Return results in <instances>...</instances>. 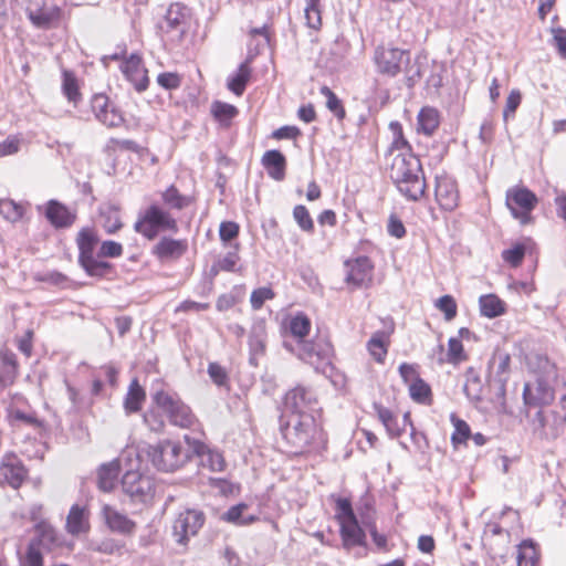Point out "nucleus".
<instances>
[{
  "instance_id": "42",
  "label": "nucleus",
  "mask_w": 566,
  "mask_h": 566,
  "mask_svg": "<svg viewBox=\"0 0 566 566\" xmlns=\"http://www.w3.org/2000/svg\"><path fill=\"white\" fill-rule=\"evenodd\" d=\"M538 560V553L532 539H524L518 545L517 566H535Z\"/></svg>"
},
{
  "instance_id": "15",
  "label": "nucleus",
  "mask_w": 566,
  "mask_h": 566,
  "mask_svg": "<svg viewBox=\"0 0 566 566\" xmlns=\"http://www.w3.org/2000/svg\"><path fill=\"white\" fill-rule=\"evenodd\" d=\"M36 210L54 229L70 228L76 220V213L56 199H50L44 205L38 206Z\"/></svg>"
},
{
  "instance_id": "8",
  "label": "nucleus",
  "mask_w": 566,
  "mask_h": 566,
  "mask_svg": "<svg viewBox=\"0 0 566 566\" xmlns=\"http://www.w3.org/2000/svg\"><path fill=\"white\" fill-rule=\"evenodd\" d=\"M335 501V518L339 524V535L343 546L350 549L357 546L366 547V533L360 526L354 512L352 501L347 497L331 496Z\"/></svg>"
},
{
  "instance_id": "59",
  "label": "nucleus",
  "mask_w": 566,
  "mask_h": 566,
  "mask_svg": "<svg viewBox=\"0 0 566 566\" xmlns=\"http://www.w3.org/2000/svg\"><path fill=\"white\" fill-rule=\"evenodd\" d=\"M467 359L463 345L460 339L451 337L448 342V361L458 364Z\"/></svg>"
},
{
  "instance_id": "10",
  "label": "nucleus",
  "mask_w": 566,
  "mask_h": 566,
  "mask_svg": "<svg viewBox=\"0 0 566 566\" xmlns=\"http://www.w3.org/2000/svg\"><path fill=\"white\" fill-rule=\"evenodd\" d=\"M134 230L148 240H154L160 231L177 232V220L160 206L150 205L139 212Z\"/></svg>"
},
{
  "instance_id": "9",
  "label": "nucleus",
  "mask_w": 566,
  "mask_h": 566,
  "mask_svg": "<svg viewBox=\"0 0 566 566\" xmlns=\"http://www.w3.org/2000/svg\"><path fill=\"white\" fill-rule=\"evenodd\" d=\"M151 401L161 409L171 426L190 429L197 422L191 408L174 391L156 390L151 394Z\"/></svg>"
},
{
  "instance_id": "44",
  "label": "nucleus",
  "mask_w": 566,
  "mask_h": 566,
  "mask_svg": "<svg viewBox=\"0 0 566 566\" xmlns=\"http://www.w3.org/2000/svg\"><path fill=\"white\" fill-rule=\"evenodd\" d=\"M165 418V413L154 402L143 416L144 423L155 433L164 431L166 426Z\"/></svg>"
},
{
  "instance_id": "20",
  "label": "nucleus",
  "mask_w": 566,
  "mask_h": 566,
  "mask_svg": "<svg viewBox=\"0 0 566 566\" xmlns=\"http://www.w3.org/2000/svg\"><path fill=\"white\" fill-rule=\"evenodd\" d=\"M347 273L345 281L354 287L368 286L373 280L374 265L368 256H358L345 262Z\"/></svg>"
},
{
  "instance_id": "49",
  "label": "nucleus",
  "mask_w": 566,
  "mask_h": 566,
  "mask_svg": "<svg viewBox=\"0 0 566 566\" xmlns=\"http://www.w3.org/2000/svg\"><path fill=\"white\" fill-rule=\"evenodd\" d=\"M390 128L394 133V139L388 149V154L392 155L394 151H396V150H399L400 153H412L411 146L409 145L408 140L403 136L401 124L398 122H391Z\"/></svg>"
},
{
  "instance_id": "5",
  "label": "nucleus",
  "mask_w": 566,
  "mask_h": 566,
  "mask_svg": "<svg viewBox=\"0 0 566 566\" xmlns=\"http://www.w3.org/2000/svg\"><path fill=\"white\" fill-rule=\"evenodd\" d=\"M538 375L533 382H525L523 388V400L528 407H544L553 402L555 398L554 388L549 379L556 376L555 365L543 355L535 356Z\"/></svg>"
},
{
  "instance_id": "6",
  "label": "nucleus",
  "mask_w": 566,
  "mask_h": 566,
  "mask_svg": "<svg viewBox=\"0 0 566 566\" xmlns=\"http://www.w3.org/2000/svg\"><path fill=\"white\" fill-rule=\"evenodd\" d=\"M283 347L306 364L314 367L316 371H324L332 363L334 348L326 335L317 333L310 340L297 342V345L289 339L283 340Z\"/></svg>"
},
{
  "instance_id": "7",
  "label": "nucleus",
  "mask_w": 566,
  "mask_h": 566,
  "mask_svg": "<svg viewBox=\"0 0 566 566\" xmlns=\"http://www.w3.org/2000/svg\"><path fill=\"white\" fill-rule=\"evenodd\" d=\"M410 52L399 48L378 46L375 51V64L377 72L394 77L406 66L408 86H413L421 77L419 65L409 66Z\"/></svg>"
},
{
  "instance_id": "37",
  "label": "nucleus",
  "mask_w": 566,
  "mask_h": 566,
  "mask_svg": "<svg viewBox=\"0 0 566 566\" xmlns=\"http://www.w3.org/2000/svg\"><path fill=\"white\" fill-rule=\"evenodd\" d=\"M311 326V319L303 312H298L291 317L287 328L294 338L293 345H297V342L306 340L305 337L310 334Z\"/></svg>"
},
{
  "instance_id": "55",
  "label": "nucleus",
  "mask_w": 566,
  "mask_h": 566,
  "mask_svg": "<svg viewBox=\"0 0 566 566\" xmlns=\"http://www.w3.org/2000/svg\"><path fill=\"white\" fill-rule=\"evenodd\" d=\"M526 253V248L523 243H516L511 249L502 252L503 260L513 268L521 265Z\"/></svg>"
},
{
  "instance_id": "41",
  "label": "nucleus",
  "mask_w": 566,
  "mask_h": 566,
  "mask_svg": "<svg viewBox=\"0 0 566 566\" xmlns=\"http://www.w3.org/2000/svg\"><path fill=\"white\" fill-rule=\"evenodd\" d=\"M146 394L143 387L134 379L129 387L124 400L125 410L129 413L138 412L142 409V403L145 400Z\"/></svg>"
},
{
  "instance_id": "26",
  "label": "nucleus",
  "mask_w": 566,
  "mask_h": 566,
  "mask_svg": "<svg viewBox=\"0 0 566 566\" xmlns=\"http://www.w3.org/2000/svg\"><path fill=\"white\" fill-rule=\"evenodd\" d=\"M27 17L33 27L48 30L53 27L61 18V9L57 6L29 8Z\"/></svg>"
},
{
  "instance_id": "25",
  "label": "nucleus",
  "mask_w": 566,
  "mask_h": 566,
  "mask_svg": "<svg viewBox=\"0 0 566 566\" xmlns=\"http://www.w3.org/2000/svg\"><path fill=\"white\" fill-rule=\"evenodd\" d=\"M188 250V241L186 239H172L163 237L151 249V254L160 262L178 260Z\"/></svg>"
},
{
  "instance_id": "51",
  "label": "nucleus",
  "mask_w": 566,
  "mask_h": 566,
  "mask_svg": "<svg viewBox=\"0 0 566 566\" xmlns=\"http://www.w3.org/2000/svg\"><path fill=\"white\" fill-rule=\"evenodd\" d=\"M161 199L166 206L176 210H181L188 206L187 197L182 196L174 185L161 193Z\"/></svg>"
},
{
  "instance_id": "22",
  "label": "nucleus",
  "mask_w": 566,
  "mask_h": 566,
  "mask_svg": "<svg viewBox=\"0 0 566 566\" xmlns=\"http://www.w3.org/2000/svg\"><path fill=\"white\" fill-rule=\"evenodd\" d=\"M436 200L440 208L453 211L459 205V190L453 178L442 175L436 177Z\"/></svg>"
},
{
  "instance_id": "27",
  "label": "nucleus",
  "mask_w": 566,
  "mask_h": 566,
  "mask_svg": "<svg viewBox=\"0 0 566 566\" xmlns=\"http://www.w3.org/2000/svg\"><path fill=\"white\" fill-rule=\"evenodd\" d=\"M0 475L10 486L18 489L27 478V470L17 457L8 455L0 467Z\"/></svg>"
},
{
  "instance_id": "14",
  "label": "nucleus",
  "mask_w": 566,
  "mask_h": 566,
  "mask_svg": "<svg viewBox=\"0 0 566 566\" xmlns=\"http://www.w3.org/2000/svg\"><path fill=\"white\" fill-rule=\"evenodd\" d=\"M122 488L134 503L147 504L155 494V484L150 476L129 470L122 478Z\"/></svg>"
},
{
  "instance_id": "3",
  "label": "nucleus",
  "mask_w": 566,
  "mask_h": 566,
  "mask_svg": "<svg viewBox=\"0 0 566 566\" xmlns=\"http://www.w3.org/2000/svg\"><path fill=\"white\" fill-rule=\"evenodd\" d=\"M191 443L176 439H161L155 443H147L140 449L151 465L160 472L171 473L184 468L191 461Z\"/></svg>"
},
{
  "instance_id": "64",
  "label": "nucleus",
  "mask_w": 566,
  "mask_h": 566,
  "mask_svg": "<svg viewBox=\"0 0 566 566\" xmlns=\"http://www.w3.org/2000/svg\"><path fill=\"white\" fill-rule=\"evenodd\" d=\"M553 40L559 55L566 60V30L562 27L553 28Z\"/></svg>"
},
{
  "instance_id": "11",
  "label": "nucleus",
  "mask_w": 566,
  "mask_h": 566,
  "mask_svg": "<svg viewBox=\"0 0 566 566\" xmlns=\"http://www.w3.org/2000/svg\"><path fill=\"white\" fill-rule=\"evenodd\" d=\"M538 202L537 196L526 187H512L506 191L505 203L514 219L521 224L532 222V211Z\"/></svg>"
},
{
  "instance_id": "33",
  "label": "nucleus",
  "mask_w": 566,
  "mask_h": 566,
  "mask_svg": "<svg viewBox=\"0 0 566 566\" xmlns=\"http://www.w3.org/2000/svg\"><path fill=\"white\" fill-rule=\"evenodd\" d=\"M120 465L118 460L103 463L97 471V485L104 492H111L119 475Z\"/></svg>"
},
{
  "instance_id": "29",
  "label": "nucleus",
  "mask_w": 566,
  "mask_h": 566,
  "mask_svg": "<svg viewBox=\"0 0 566 566\" xmlns=\"http://www.w3.org/2000/svg\"><path fill=\"white\" fill-rule=\"evenodd\" d=\"M18 376V361L15 354L8 349H0V391L12 385Z\"/></svg>"
},
{
  "instance_id": "58",
  "label": "nucleus",
  "mask_w": 566,
  "mask_h": 566,
  "mask_svg": "<svg viewBox=\"0 0 566 566\" xmlns=\"http://www.w3.org/2000/svg\"><path fill=\"white\" fill-rule=\"evenodd\" d=\"M522 102V94L520 90L514 88L510 92L505 107L503 109V119L504 122H507L511 117H514V114Z\"/></svg>"
},
{
  "instance_id": "47",
  "label": "nucleus",
  "mask_w": 566,
  "mask_h": 566,
  "mask_svg": "<svg viewBox=\"0 0 566 566\" xmlns=\"http://www.w3.org/2000/svg\"><path fill=\"white\" fill-rule=\"evenodd\" d=\"M319 93L326 98V107L328 111L333 113L338 120H343L346 117V111L338 96L326 85L319 88Z\"/></svg>"
},
{
  "instance_id": "16",
  "label": "nucleus",
  "mask_w": 566,
  "mask_h": 566,
  "mask_svg": "<svg viewBox=\"0 0 566 566\" xmlns=\"http://www.w3.org/2000/svg\"><path fill=\"white\" fill-rule=\"evenodd\" d=\"M190 9L180 3H171L166 10L164 20L160 23V29L165 33H176L178 38H181L189 25Z\"/></svg>"
},
{
  "instance_id": "13",
  "label": "nucleus",
  "mask_w": 566,
  "mask_h": 566,
  "mask_svg": "<svg viewBox=\"0 0 566 566\" xmlns=\"http://www.w3.org/2000/svg\"><path fill=\"white\" fill-rule=\"evenodd\" d=\"M206 523V515L197 509H186L172 522V536L177 544L186 546L191 537L199 534Z\"/></svg>"
},
{
  "instance_id": "34",
  "label": "nucleus",
  "mask_w": 566,
  "mask_h": 566,
  "mask_svg": "<svg viewBox=\"0 0 566 566\" xmlns=\"http://www.w3.org/2000/svg\"><path fill=\"white\" fill-rule=\"evenodd\" d=\"M373 407L378 416L379 421L385 427L388 436L390 438L400 437L403 432V427H401L398 417L381 403L375 402Z\"/></svg>"
},
{
  "instance_id": "31",
  "label": "nucleus",
  "mask_w": 566,
  "mask_h": 566,
  "mask_svg": "<svg viewBox=\"0 0 566 566\" xmlns=\"http://www.w3.org/2000/svg\"><path fill=\"white\" fill-rule=\"evenodd\" d=\"M90 530L88 512L84 506L74 504L66 517V531L73 536L86 533Z\"/></svg>"
},
{
  "instance_id": "12",
  "label": "nucleus",
  "mask_w": 566,
  "mask_h": 566,
  "mask_svg": "<svg viewBox=\"0 0 566 566\" xmlns=\"http://www.w3.org/2000/svg\"><path fill=\"white\" fill-rule=\"evenodd\" d=\"M317 412V398L315 391L305 386H296L286 392L284 397L283 410L280 418L285 419L292 415Z\"/></svg>"
},
{
  "instance_id": "54",
  "label": "nucleus",
  "mask_w": 566,
  "mask_h": 566,
  "mask_svg": "<svg viewBox=\"0 0 566 566\" xmlns=\"http://www.w3.org/2000/svg\"><path fill=\"white\" fill-rule=\"evenodd\" d=\"M293 218L302 231L307 233H312L314 231L313 219L305 206H295L293 209Z\"/></svg>"
},
{
  "instance_id": "19",
  "label": "nucleus",
  "mask_w": 566,
  "mask_h": 566,
  "mask_svg": "<svg viewBox=\"0 0 566 566\" xmlns=\"http://www.w3.org/2000/svg\"><path fill=\"white\" fill-rule=\"evenodd\" d=\"M120 71L138 93L147 90L149 78L139 54L132 53L128 57L124 59L120 64Z\"/></svg>"
},
{
  "instance_id": "52",
  "label": "nucleus",
  "mask_w": 566,
  "mask_h": 566,
  "mask_svg": "<svg viewBox=\"0 0 566 566\" xmlns=\"http://www.w3.org/2000/svg\"><path fill=\"white\" fill-rule=\"evenodd\" d=\"M532 427L534 434L538 436L541 439L556 438L558 434L556 429H552L551 431L546 429V417L541 409L534 415Z\"/></svg>"
},
{
  "instance_id": "56",
  "label": "nucleus",
  "mask_w": 566,
  "mask_h": 566,
  "mask_svg": "<svg viewBox=\"0 0 566 566\" xmlns=\"http://www.w3.org/2000/svg\"><path fill=\"white\" fill-rule=\"evenodd\" d=\"M275 293L271 287H259L252 291L250 295V303L253 310L258 311L262 308L266 301L273 300Z\"/></svg>"
},
{
  "instance_id": "36",
  "label": "nucleus",
  "mask_w": 566,
  "mask_h": 566,
  "mask_svg": "<svg viewBox=\"0 0 566 566\" xmlns=\"http://www.w3.org/2000/svg\"><path fill=\"white\" fill-rule=\"evenodd\" d=\"M439 112L433 107H422L417 117L418 132L431 136L439 127Z\"/></svg>"
},
{
  "instance_id": "45",
  "label": "nucleus",
  "mask_w": 566,
  "mask_h": 566,
  "mask_svg": "<svg viewBox=\"0 0 566 566\" xmlns=\"http://www.w3.org/2000/svg\"><path fill=\"white\" fill-rule=\"evenodd\" d=\"M0 216L8 222L15 223L23 218L24 208L12 199H0Z\"/></svg>"
},
{
  "instance_id": "50",
  "label": "nucleus",
  "mask_w": 566,
  "mask_h": 566,
  "mask_svg": "<svg viewBox=\"0 0 566 566\" xmlns=\"http://www.w3.org/2000/svg\"><path fill=\"white\" fill-rule=\"evenodd\" d=\"M450 419L454 427V431L451 436L452 444L457 447L458 444L465 443L471 437V429L469 424L464 420L458 418L454 413L451 415Z\"/></svg>"
},
{
  "instance_id": "17",
  "label": "nucleus",
  "mask_w": 566,
  "mask_h": 566,
  "mask_svg": "<svg viewBox=\"0 0 566 566\" xmlns=\"http://www.w3.org/2000/svg\"><path fill=\"white\" fill-rule=\"evenodd\" d=\"M266 343H268V329H266V321L261 317H256L253 319L249 336H248V345H249V363L250 365L256 367L259 364V358L263 357L266 352Z\"/></svg>"
},
{
  "instance_id": "4",
  "label": "nucleus",
  "mask_w": 566,
  "mask_h": 566,
  "mask_svg": "<svg viewBox=\"0 0 566 566\" xmlns=\"http://www.w3.org/2000/svg\"><path fill=\"white\" fill-rule=\"evenodd\" d=\"M99 239L96 232L91 228H83L76 237L78 249L77 262L84 272L96 279H107L115 275V266L104 260H98L94 255Z\"/></svg>"
},
{
  "instance_id": "40",
  "label": "nucleus",
  "mask_w": 566,
  "mask_h": 566,
  "mask_svg": "<svg viewBox=\"0 0 566 566\" xmlns=\"http://www.w3.org/2000/svg\"><path fill=\"white\" fill-rule=\"evenodd\" d=\"M248 507L245 503L235 504L223 513L222 520L239 526L252 524L258 517L252 514H245L244 512Z\"/></svg>"
},
{
  "instance_id": "38",
  "label": "nucleus",
  "mask_w": 566,
  "mask_h": 566,
  "mask_svg": "<svg viewBox=\"0 0 566 566\" xmlns=\"http://www.w3.org/2000/svg\"><path fill=\"white\" fill-rule=\"evenodd\" d=\"M55 530L44 521L35 524V536L30 541L35 543L36 546L45 549H51L56 544Z\"/></svg>"
},
{
  "instance_id": "61",
  "label": "nucleus",
  "mask_w": 566,
  "mask_h": 566,
  "mask_svg": "<svg viewBox=\"0 0 566 566\" xmlns=\"http://www.w3.org/2000/svg\"><path fill=\"white\" fill-rule=\"evenodd\" d=\"M208 374L211 380L219 387L227 386L229 382L227 370L218 363H210L208 365Z\"/></svg>"
},
{
  "instance_id": "46",
  "label": "nucleus",
  "mask_w": 566,
  "mask_h": 566,
  "mask_svg": "<svg viewBox=\"0 0 566 566\" xmlns=\"http://www.w3.org/2000/svg\"><path fill=\"white\" fill-rule=\"evenodd\" d=\"M409 394L413 401L428 403L431 400V388L420 377H416L409 385Z\"/></svg>"
},
{
  "instance_id": "1",
  "label": "nucleus",
  "mask_w": 566,
  "mask_h": 566,
  "mask_svg": "<svg viewBox=\"0 0 566 566\" xmlns=\"http://www.w3.org/2000/svg\"><path fill=\"white\" fill-rule=\"evenodd\" d=\"M280 430L294 453L318 451L325 446V437L315 415H292L280 418Z\"/></svg>"
},
{
  "instance_id": "23",
  "label": "nucleus",
  "mask_w": 566,
  "mask_h": 566,
  "mask_svg": "<svg viewBox=\"0 0 566 566\" xmlns=\"http://www.w3.org/2000/svg\"><path fill=\"white\" fill-rule=\"evenodd\" d=\"M102 515L107 528L116 534L123 536H133L136 532L137 524L130 520L126 514L117 511L116 509L104 505Z\"/></svg>"
},
{
  "instance_id": "60",
  "label": "nucleus",
  "mask_w": 566,
  "mask_h": 566,
  "mask_svg": "<svg viewBox=\"0 0 566 566\" xmlns=\"http://www.w3.org/2000/svg\"><path fill=\"white\" fill-rule=\"evenodd\" d=\"M123 254V245L116 241H103L97 252L96 259L119 258Z\"/></svg>"
},
{
  "instance_id": "43",
  "label": "nucleus",
  "mask_w": 566,
  "mask_h": 566,
  "mask_svg": "<svg viewBox=\"0 0 566 566\" xmlns=\"http://www.w3.org/2000/svg\"><path fill=\"white\" fill-rule=\"evenodd\" d=\"M211 114L223 126H229L232 118L238 114V109L234 105L214 101L211 104Z\"/></svg>"
},
{
  "instance_id": "48",
  "label": "nucleus",
  "mask_w": 566,
  "mask_h": 566,
  "mask_svg": "<svg viewBox=\"0 0 566 566\" xmlns=\"http://www.w3.org/2000/svg\"><path fill=\"white\" fill-rule=\"evenodd\" d=\"M304 9L306 25L315 31L322 27V12L319 8L321 0H305Z\"/></svg>"
},
{
  "instance_id": "32",
  "label": "nucleus",
  "mask_w": 566,
  "mask_h": 566,
  "mask_svg": "<svg viewBox=\"0 0 566 566\" xmlns=\"http://www.w3.org/2000/svg\"><path fill=\"white\" fill-rule=\"evenodd\" d=\"M392 331L394 327L390 331H377L367 342V350L377 363H384L386 359Z\"/></svg>"
},
{
  "instance_id": "57",
  "label": "nucleus",
  "mask_w": 566,
  "mask_h": 566,
  "mask_svg": "<svg viewBox=\"0 0 566 566\" xmlns=\"http://www.w3.org/2000/svg\"><path fill=\"white\" fill-rule=\"evenodd\" d=\"M463 389L469 399L473 401L481 400V380L471 370L467 375V381Z\"/></svg>"
},
{
  "instance_id": "53",
  "label": "nucleus",
  "mask_w": 566,
  "mask_h": 566,
  "mask_svg": "<svg viewBox=\"0 0 566 566\" xmlns=\"http://www.w3.org/2000/svg\"><path fill=\"white\" fill-rule=\"evenodd\" d=\"M239 249L240 244L238 242L231 245V250L217 260L219 262V269H222L223 272H237V265L240 261Z\"/></svg>"
},
{
  "instance_id": "24",
  "label": "nucleus",
  "mask_w": 566,
  "mask_h": 566,
  "mask_svg": "<svg viewBox=\"0 0 566 566\" xmlns=\"http://www.w3.org/2000/svg\"><path fill=\"white\" fill-rule=\"evenodd\" d=\"M511 357L507 353L500 352L493 356L490 361V386L496 388L497 395L504 397L506 381L509 379Z\"/></svg>"
},
{
  "instance_id": "28",
  "label": "nucleus",
  "mask_w": 566,
  "mask_h": 566,
  "mask_svg": "<svg viewBox=\"0 0 566 566\" xmlns=\"http://www.w3.org/2000/svg\"><path fill=\"white\" fill-rule=\"evenodd\" d=\"M261 164L270 178L282 181L286 174V158L277 149H271L263 154Z\"/></svg>"
},
{
  "instance_id": "63",
  "label": "nucleus",
  "mask_w": 566,
  "mask_h": 566,
  "mask_svg": "<svg viewBox=\"0 0 566 566\" xmlns=\"http://www.w3.org/2000/svg\"><path fill=\"white\" fill-rule=\"evenodd\" d=\"M437 307L444 313V318L451 321L457 315V303L451 295H443L437 302Z\"/></svg>"
},
{
  "instance_id": "21",
  "label": "nucleus",
  "mask_w": 566,
  "mask_h": 566,
  "mask_svg": "<svg viewBox=\"0 0 566 566\" xmlns=\"http://www.w3.org/2000/svg\"><path fill=\"white\" fill-rule=\"evenodd\" d=\"M92 108L95 117L109 128L119 127L125 122L122 112L103 94L93 97Z\"/></svg>"
},
{
  "instance_id": "62",
  "label": "nucleus",
  "mask_w": 566,
  "mask_h": 566,
  "mask_svg": "<svg viewBox=\"0 0 566 566\" xmlns=\"http://www.w3.org/2000/svg\"><path fill=\"white\" fill-rule=\"evenodd\" d=\"M239 224L233 221H223L219 228L220 240L227 244L239 235Z\"/></svg>"
},
{
  "instance_id": "30",
  "label": "nucleus",
  "mask_w": 566,
  "mask_h": 566,
  "mask_svg": "<svg viewBox=\"0 0 566 566\" xmlns=\"http://www.w3.org/2000/svg\"><path fill=\"white\" fill-rule=\"evenodd\" d=\"M86 549L103 555L122 556L126 552V544L124 541L106 536L87 541Z\"/></svg>"
},
{
  "instance_id": "18",
  "label": "nucleus",
  "mask_w": 566,
  "mask_h": 566,
  "mask_svg": "<svg viewBox=\"0 0 566 566\" xmlns=\"http://www.w3.org/2000/svg\"><path fill=\"white\" fill-rule=\"evenodd\" d=\"M185 440L191 443V459L197 457L203 468L212 472H221L226 468V462L222 454L213 449H210L205 442L185 434Z\"/></svg>"
},
{
  "instance_id": "39",
  "label": "nucleus",
  "mask_w": 566,
  "mask_h": 566,
  "mask_svg": "<svg viewBox=\"0 0 566 566\" xmlns=\"http://www.w3.org/2000/svg\"><path fill=\"white\" fill-rule=\"evenodd\" d=\"M480 313L488 318H494L505 312V303L494 294L480 296Z\"/></svg>"
},
{
  "instance_id": "2",
  "label": "nucleus",
  "mask_w": 566,
  "mask_h": 566,
  "mask_svg": "<svg viewBox=\"0 0 566 566\" xmlns=\"http://www.w3.org/2000/svg\"><path fill=\"white\" fill-rule=\"evenodd\" d=\"M389 177L408 201H419L427 184L420 159L412 153H398L391 163Z\"/></svg>"
},
{
  "instance_id": "35",
  "label": "nucleus",
  "mask_w": 566,
  "mask_h": 566,
  "mask_svg": "<svg viewBox=\"0 0 566 566\" xmlns=\"http://www.w3.org/2000/svg\"><path fill=\"white\" fill-rule=\"evenodd\" d=\"M251 73L252 71L250 67V63H248L247 61L242 62L237 69V71L233 74L229 75L227 80V87L229 88V91H231L237 96H241L244 93L247 84L250 81Z\"/></svg>"
}]
</instances>
